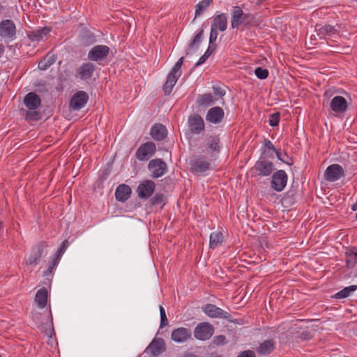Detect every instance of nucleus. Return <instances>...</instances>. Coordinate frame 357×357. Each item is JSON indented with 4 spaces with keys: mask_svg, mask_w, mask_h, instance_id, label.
I'll return each mask as SVG.
<instances>
[{
    "mask_svg": "<svg viewBox=\"0 0 357 357\" xmlns=\"http://www.w3.org/2000/svg\"><path fill=\"white\" fill-rule=\"evenodd\" d=\"M254 16L250 13H244L239 6H234L231 12V25L233 29H238L241 24H252Z\"/></svg>",
    "mask_w": 357,
    "mask_h": 357,
    "instance_id": "1",
    "label": "nucleus"
},
{
    "mask_svg": "<svg viewBox=\"0 0 357 357\" xmlns=\"http://www.w3.org/2000/svg\"><path fill=\"white\" fill-rule=\"evenodd\" d=\"M16 26L11 20H3L0 22V37L1 40L8 43L16 38Z\"/></svg>",
    "mask_w": 357,
    "mask_h": 357,
    "instance_id": "2",
    "label": "nucleus"
},
{
    "mask_svg": "<svg viewBox=\"0 0 357 357\" xmlns=\"http://www.w3.org/2000/svg\"><path fill=\"white\" fill-rule=\"evenodd\" d=\"M274 169L273 163L261 156L255 162L251 171L252 174L257 176H268L273 173Z\"/></svg>",
    "mask_w": 357,
    "mask_h": 357,
    "instance_id": "3",
    "label": "nucleus"
},
{
    "mask_svg": "<svg viewBox=\"0 0 357 357\" xmlns=\"http://www.w3.org/2000/svg\"><path fill=\"white\" fill-rule=\"evenodd\" d=\"M156 152V146L153 142L142 144L135 153L136 158L139 161L149 160Z\"/></svg>",
    "mask_w": 357,
    "mask_h": 357,
    "instance_id": "4",
    "label": "nucleus"
},
{
    "mask_svg": "<svg viewBox=\"0 0 357 357\" xmlns=\"http://www.w3.org/2000/svg\"><path fill=\"white\" fill-rule=\"evenodd\" d=\"M214 333V327L208 322H202L197 324L194 331V336L202 341L209 340Z\"/></svg>",
    "mask_w": 357,
    "mask_h": 357,
    "instance_id": "5",
    "label": "nucleus"
},
{
    "mask_svg": "<svg viewBox=\"0 0 357 357\" xmlns=\"http://www.w3.org/2000/svg\"><path fill=\"white\" fill-rule=\"evenodd\" d=\"M148 169L151 172V176L153 178H157L162 176L167 171V165L160 158H155L150 160L148 165Z\"/></svg>",
    "mask_w": 357,
    "mask_h": 357,
    "instance_id": "6",
    "label": "nucleus"
},
{
    "mask_svg": "<svg viewBox=\"0 0 357 357\" xmlns=\"http://www.w3.org/2000/svg\"><path fill=\"white\" fill-rule=\"evenodd\" d=\"M190 171L194 174L204 173L211 168V163L204 155H198L190 160Z\"/></svg>",
    "mask_w": 357,
    "mask_h": 357,
    "instance_id": "7",
    "label": "nucleus"
},
{
    "mask_svg": "<svg viewBox=\"0 0 357 357\" xmlns=\"http://www.w3.org/2000/svg\"><path fill=\"white\" fill-rule=\"evenodd\" d=\"M287 179L288 176L284 170H278L272 176L271 186L275 191L281 192L286 187Z\"/></svg>",
    "mask_w": 357,
    "mask_h": 357,
    "instance_id": "8",
    "label": "nucleus"
},
{
    "mask_svg": "<svg viewBox=\"0 0 357 357\" xmlns=\"http://www.w3.org/2000/svg\"><path fill=\"white\" fill-rule=\"evenodd\" d=\"M204 312L211 318H220L231 321V316L215 305L208 303L203 306Z\"/></svg>",
    "mask_w": 357,
    "mask_h": 357,
    "instance_id": "9",
    "label": "nucleus"
},
{
    "mask_svg": "<svg viewBox=\"0 0 357 357\" xmlns=\"http://www.w3.org/2000/svg\"><path fill=\"white\" fill-rule=\"evenodd\" d=\"M109 53L107 45H98L92 47L88 53V59L92 61H100L106 59Z\"/></svg>",
    "mask_w": 357,
    "mask_h": 357,
    "instance_id": "10",
    "label": "nucleus"
},
{
    "mask_svg": "<svg viewBox=\"0 0 357 357\" xmlns=\"http://www.w3.org/2000/svg\"><path fill=\"white\" fill-rule=\"evenodd\" d=\"M166 350L165 343L162 338H154L147 348L145 352L150 357H158Z\"/></svg>",
    "mask_w": 357,
    "mask_h": 357,
    "instance_id": "11",
    "label": "nucleus"
},
{
    "mask_svg": "<svg viewBox=\"0 0 357 357\" xmlns=\"http://www.w3.org/2000/svg\"><path fill=\"white\" fill-rule=\"evenodd\" d=\"M344 176V171L342 167L338 164L329 165L325 172L324 178L327 181L334 182Z\"/></svg>",
    "mask_w": 357,
    "mask_h": 357,
    "instance_id": "12",
    "label": "nucleus"
},
{
    "mask_svg": "<svg viewBox=\"0 0 357 357\" xmlns=\"http://www.w3.org/2000/svg\"><path fill=\"white\" fill-rule=\"evenodd\" d=\"M189 130L193 134H200L204 130L205 124L204 119L198 114H193L188 120Z\"/></svg>",
    "mask_w": 357,
    "mask_h": 357,
    "instance_id": "13",
    "label": "nucleus"
},
{
    "mask_svg": "<svg viewBox=\"0 0 357 357\" xmlns=\"http://www.w3.org/2000/svg\"><path fill=\"white\" fill-rule=\"evenodd\" d=\"M155 188V183L151 180H145L139 183L137 192L141 199H147L154 192Z\"/></svg>",
    "mask_w": 357,
    "mask_h": 357,
    "instance_id": "14",
    "label": "nucleus"
},
{
    "mask_svg": "<svg viewBox=\"0 0 357 357\" xmlns=\"http://www.w3.org/2000/svg\"><path fill=\"white\" fill-rule=\"evenodd\" d=\"M89 96L84 91H79L75 93L70 100V107L73 110H79L86 104Z\"/></svg>",
    "mask_w": 357,
    "mask_h": 357,
    "instance_id": "15",
    "label": "nucleus"
},
{
    "mask_svg": "<svg viewBox=\"0 0 357 357\" xmlns=\"http://www.w3.org/2000/svg\"><path fill=\"white\" fill-rule=\"evenodd\" d=\"M192 333L189 328L179 327L172 331L171 339L176 343H183L191 338Z\"/></svg>",
    "mask_w": 357,
    "mask_h": 357,
    "instance_id": "16",
    "label": "nucleus"
},
{
    "mask_svg": "<svg viewBox=\"0 0 357 357\" xmlns=\"http://www.w3.org/2000/svg\"><path fill=\"white\" fill-rule=\"evenodd\" d=\"M225 117V112L220 107H213L209 109L206 115V120L213 124L220 123Z\"/></svg>",
    "mask_w": 357,
    "mask_h": 357,
    "instance_id": "17",
    "label": "nucleus"
},
{
    "mask_svg": "<svg viewBox=\"0 0 357 357\" xmlns=\"http://www.w3.org/2000/svg\"><path fill=\"white\" fill-rule=\"evenodd\" d=\"M96 70L95 66L90 63H82L77 70L75 77L82 80L90 79Z\"/></svg>",
    "mask_w": 357,
    "mask_h": 357,
    "instance_id": "18",
    "label": "nucleus"
},
{
    "mask_svg": "<svg viewBox=\"0 0 357 357\" xmlns=\"http://www.w3.org/2000/svg\"><path fill=\"white\" fill-rule=\"evenodd\" d=\"M330 107L335 112L344 113L348 108V103L344 97L337 96L331 100Z\"/></svg>",
    "mask_w": 357,
    "mask_h": 357,
    "instance_id": "19",
    "label": "nucleus"
},
{
    "mask_svg": "<svg viewBox=\"0 0 357 357\" xmlns=\"http://www.w3.org/2000/svg\"><path fill=\"white\" fill-rule=\"evenodd\" d=\"M24 104L29 110H35L41 105V99L34 92L27 93L24 98Z\"/></svg>",
    "mask_w": 357,
    "mask_h": 357,
    "instance_id": "20",
    "label": "nucleus"
},
{
    "mask_svg": "<svg viewBox=\"0 0 357 357\" xmlns=\"http://www.w3.org/2000/svg\"><path fill=\"white\" fill-rule=\"evenodd\" d=\"M150 135L154 140L162 141L166 138L167 130L165 126L160 123H155L151 127Z\"/></svg>",
    "mask_w": 357,
    "mask_h": 357,
    "instance_id": "21",
    "label": "nucleus"
},
{
    "mask_svg": "<svg viewBox=\"0 0 357 357\" xmlns=\"http://www.w3.org/2000/svg\"><path fill=\"white\" fill-rule=\"evenodd\" d=\"M220 138L218 135H209L206 138L204 146L208 152L213 154V152L219 153L220 151Z\"/></svg>",
    "mask_w": 357,
    "mask_h": 357,
    "instance_id": "22",
    "label": "nucleus"
},
{
    "mask_svg": "<svg viewBox=\"0 0 357 357\" xmlns=\"http://www.w3.org/2000/svg\"><path fill=\"white\" fill-rule=\"evenodd\" d=\"M275 347V342L273 340H266L259 344L256 349V351L259 355L266 356L272 353Z\"/></svg>",
    "mask_w": 357,
    "mask_h": 357,
    "instance_id": "23",
    "label": "nucleus"
},
{
    "mask_svg": "<svg viewBox=\"0 0 357 357\" xmlns=\"http://www.w3.org/2000/svg\"><path fill=\"white\" fill-rule=\"evenodd\" d=\"M130 194L131 188L126 184H121L117 187L115 197L116 200L123 202L130 197Z\"/></svg>",
    "mask_w": 357,
    "mask_h": 357,
    "instance_id": "24",
    "label": "nucleus"
},
{
    "mask_svg": "<svg viewBox=\"0 0 357 357\" xmlns=\"http://www.w3.org/2000/svg\"><path fill=\"white\" fill-rule=\"evenodd\" d=\"M180 76L181 75H177L176 73L172 71L169 72L167 80L163 85V91L165 95H169L171 93L174 86Z\"/></svg>",
    "mask_w": 357,
    "mask_h": 357,
    "instance_id": "25",
    "label": "nucleus"
},
{
    "mask_svg": "<svg viewBox=\"0 0 357 357\" xmlns=\"http://www.w3.org/2000/svg\"><path fill=\"white\" fill-rule=\"evenodd\" d=\"M227 27V17L225 13L216 15L214 19L211 28L220 31H224Z\"/></svg>",
    "mask_w": 357,
    "mask_h": 357,
    "instance_id": "26",
    "label": "nucleus"
},
{
    "mask_svg": "<svg viewBox=\"0 0 357 357\" xmlns=\"http://www.w3.org/2000/svg\"><path fill=\"white\" fill-rule=\"evenodd\" d=\"M346 265L348 268H352L357 264V247H350L345 252Z\"/></svg>",
    "mask_w": 357,
    "mask_h": 357,
    "instance_id": "27",
    "label": "nucleus"
},
{
    "mask_svg": "<svg viewBox=\"0 0 357 357\" xmlns=\"http://www.w3.org/2000/svg\"><path fill=\"white\" fill-rule=\"evenodd\" d=\"M50 31L51 29L45 26L35 31H32L28 35V37L33 42H39L43 40V38L46 37Z\"/></svg>",
    "mask_w": 357,
    "mask_h": 357,
    "instance_id": "28",
    "label": "nucleus"
},
{
    "mask_svg": "<svg viewBox=\"0 0 357 357\" xmlns=\"http://www.w3.org/2000/svg\"><path fill=\"white\" fill-rule=\"evenodd\" d=\"M48 292L46 288L40 289L36 294L35 302L40 308H44L47 305Z\"/></svg>",
    "mask_w": 357,
    "mask_h": 357,
    "instance_id": "29",
    "label": "nucleus"
},
{
    "mask_svg": "<svg viewBox=\"0 0 357 357\" xmlns=\"http://www.w3.org/2000/svg\"><path fill=\"white\" fill-rule=\"evenodd\" d=\"M43 255V249L41 247H37L33 249L31 255L26 260V264L31 266H36L40 261V257Z\"/></svg>",
    "mask_w": 357,
    "mask_h": 357,
    "instance_id": "30",
    "label": "nucleus"
},
{
    "mask_svg": "<svg viewBox=\"0 0 357 357\" xmlns=\"http://www.w3.org/2000/svg\"><path fill=\"white\" fill-rule=\"evenodd\" d=\"M218 98L214 97L211 93H207L202 95H199L197 99V104L199 106L208 107L215 104Z\"/></svg>",
    "mask_w": 357,
    "mask_h": 357,
    "instance_id": "31",
    "label": "nucleus"
},
{
    "mask_svg": "<svg viewBox=\"0 0 357 357\" xmlns=\"http://www.w3.org/2000/svg\"><path fill=\"white\" fill-rule=\"evenodd\" d=\"M315 30L317 34L320 36H333L336 33V29L335 27L330 24H325L324 26L317 25Z\"/></svg>",
    "mask_w": 357,
    "mask_h": 357,
    "instance_id": "32",
    "label": "nucleus"
},
{
    "mask_svg": "<svg viewBox=\"0 0 357 357\" xmlns=\"http://www.w3.org/2000/svg\"><path fill=\"white\" fill-rule=\"evenodd\" d=\"M56 56L47 54L39 63L38 68L41 70H45L55 63Z\"/></svg>",
    "mask_w": 357,
    "mask_h": 357,
    "instance_id": "33",
    "label": "nucleus"
},
{
    "mask_svg": "<svg viewBox=\"0 0 357 357\" xmlns=\"http://www.w3.org/2000/svg\"><path fill=\"white\" fill-rule=\"evenodd\" d=\"M213 0H202L195 6V18L200 16L206 8L212 3Z\"/></svg>",
    "mask_w": 357,
    "mask_h": 357,
    "instance_id": "34",
    "label": "nucleus"
},
{
    "mask_svg": "<svg viewBox=\"0 0 357 357\" xmlns=\"http://www.w3.org/2000/svg\"><path fill=\"white\" fill-rule=\"evenodd\" d=\"M204 34V30L200 29L199 32L195 35L192 42L188 45V51L190 50H197L199 43L202 41V38Z\"/></svg>",
    "mask_w": 357,
    "mask_h": 357,
    "instance_id": "35",
    "label": "nucleus"
},
{
    "mask_svg": "<svg viewBox=\"0 0 357 357\" xmlns=\"http://www.w3.org/2000/svg\"><path fill=\"white\" fill-rule=\"evenodd\" d=\"M224 236L221 231H213L210 235L209 245H218L222 243Z\"/></svg>",
    "mask_w": 357,
    "mask_h": 357,
    "instance_id": "36",
    "label": "nucleus"
},
{
    "mask_svg": "<svg viewBox=\"0 0 357 357\" xmlns=\"http://www.w3.org/2000/svg\"><path fill=\"white\" fill-rule=\"evenodd\" d=\"M357 289L356 285H351L347 287H344L341 291H338L335 295V298L337 299H341L347 298L351 292L356 291Z\"/></svg>",
    "mask_w": 357,
    "mask_h": 357,
    "instance_id": "37",
    "label": "nucleus"
},
{
    "mask_svg": "<svg viewBox=\"0 0 357 357\" xmlns=\"http://www.w3.org/2000/svg\"><path fill=\"white\" fill-rule=\"evenodd\" d=\"M67 247H60L56 252L54 255V257L52 259V261L50 262L52 266H54L56 267L58 264L59 263V261L63 256V253L66 251V248Z\"/></svg>",
    "mask_w": 357,
    "mask_h": 357,
    "instance_id": "38",
    "label": "nucleus"
},
{
    "mask_svg": "<svg viewBox=\"0 0 357 357\" xmlns=\"http://www.w3.org/2000/svg\"><path fill=\"white\" fill-rule=\"evenodd\" d=\"M276 154V156L278 160L283 162L284 163L291 166L294 164L293 159L289 157L287 153H284V155H282V153L278 151V150H275L274 151Z\"/></svg>",
    "mask_w": 357,
    "mask_h": 357,
    "instance_id": "39",
    "label": "nucleus"
},
{
    "mask_svg": "<svg viewBox=\"0 0 357 357\" xmlns=\"http://www.w3.org/2000/svg\"><path fill=\"white\" fill-rule=\"evenodd\" d=\"M40 117V113L36 109L27 111L26 113V119L29 121H38Z\"/></svg>",
    "mask_w": 357,
    "mask_h": 357,
    "instance_id": "40",
    "label": "nucleus"
},
{
    "mask_svg": "<svg viewBox=\"0 0 357 357\" xmlns=\"http://www.w3.org/2000/svg\"><path fill=\"white\" fill-rule=\"evenodd\" d=\"M255 75L260 79H264L268 76V70L261 67H257L255 70Z\"/></svg>",
    "mask_w": 357,
    "mask_h": 357,
    "instance_id": "41",
    "label": "nucleus"
},
{
    "mask_svg": "<svg viewBox=\"0 0 357 357\" xmlns=\"http://www.w3.org/2000/svg\"><path fill=\"white\" fill-rule=\"evenodd\" d=\"M280 114L279 112H275L270 115L268 120L269 125L272 127L277 126L280 122Z\"/></svg>",
    "mask_w": 357,
    "mask_h": 357,
    "instance_id": "42",
    "label": "nucleus"
},
{
    "mask_svg": "<svg viewBox=\"0 0 357 357\" xmlns=\"http://www.w3.org/2000/svg\"><path fill=\"white\" fill-rule=\"evenodd\" d=\"M183 63V57H181L178 60V61L176 63V64L174 66V67L172 68L171 71L176 73L177 75H181V68Z\"/></svg>",
    "mask_w": 357,
    "mask_h": 357,
    "instance_id": "43",
    "label": "nucleus"
},
{
    "mask_svg": "<svg viewBox=\"0 0 357 357\" xmlns=\"http://www.w3.org/2000/svg\"><path fill=\"white\" fill-rule=\"evenodd\" d=\"M164 195L163 194L156 193L151 199V204L152 205H158L163 201Z\"/></svg>",
    "mask_w": 357,
    "mask_h": 357,
    "instance_id": "44",
    "label": "nucleus"
},
{
    "mask_svg": "<svg viewBox=\"0 0 357 357\" xmlns=\"http://www.w3.org/2000/svg\"><path fill=\"white\" fill-rule=\"evenodd\" d=\"M213 343L218 346L224 345L227 343L226 337L222 335H217L213 339Z\"/></svg>",
    "mask_w": 357,
    "mask_h": 357,
    "instance_id": "45",
    "label": "nucleus"
},
{
    "mask_svg": "<svg viewBox=\"0 0 357 357\" xmlns=\"http://www.w3.org/2000/svg\"><path fill=\"white\" fill-rule=\"evenodd\" d=\"M213 93L215 96H218L220 98H222V97L225 95L226 92L225 91L221 88L220 86H213Z\"/></svg>",
    "mask_w": 357,
    "mask_h": 357,
    "instance_id": "46",
    "label": "nucleus"
},
{
    "mask_svg": "<svg viewBox=\"0 0 357 357\" xmlns=\"http://www.w3.org/2000/svg\"><path fill=\"white\" fill-rule=\"evenodd\" d=\"M218 30L211 28L210 37H209V43L215 44V42L218 38Z\"/></svg>",
    "mask_w": 357,
    "mask_h": 357,
    "instance_id": "47",
    "label": "nucleus"
},
{
    "mask_svg": "<svg viewBox=\"0 0 357 357\" xmlns=\"http://www.w3.org/2000/svg\"><path fill=\"white\" fill-rule=\"evenodd\" d=\"M299 337L301 340H309L312 339V335L310 331H303L300 333Z\"/></svg>",
    "mask_w": 357,
    "mask_h": 357,
    "instance_id": "48",
    "label": "nucleus"
},
{
    "mask_svg": "<svg viewBox=\"0 0 357 357\" xmlns=\"http://www.w3.org/2000/svg\"><path fill=\"white\" fill-rule=\"evenodd\" d=\"M237 357H255V354L251 350L242 351Z\"/></svg>",
    "mask_w": 357,
    "mask_h": 357,
    "instance_id": "49",
    "label": "nucleus"
},
{
    "mask_svg": "<svg viewBox=\"0 0 357 357\" xmlns=\"http://www.w3.org/2000/svg\"><path fill=\"white\" fill-rule=\"evenodd\" d=\"M169 324L168 319L167 317L166 314H164L162 316H160V328H162L167 326Z\"/></svg>",
    "mask_w": 357,
    "mask_h": 357,
    "instance_id": "50",
    "label": "nucleus"
},
{
    "mask_svg": "<svg viewBox=\"0 0 357 357\" xmlns=\"http://www.w3.org/2000/svg\"><path fill=\"white\" fill-rule=\"evenodd\" d=\"M56 267L54 266H52L50 263L48 265V267L47 268V270L44 272V274L43 275L45 276V277H48L49 275H50L51 274H52L53 271H54V269Z\"/></svg>",
    "mask_w": 357,
    "mask_h": 357,
    "instance_id": "51",
    "label": "nucleus"
},
{
    "mask_svg": "<svg viewBox=\"0 0 357 357\" xmlns=\"http://www.w3.org/2000/svg\"><path fill=\"white\" fill-rule=\"evenodd\" d=\"M264 147L267 148V149H268L270 150H272L273 151H275L276 150V149L275 148V146L273 144V143L270 140H268V139H265L264 140Z\"/></svg>",
    "mask_w": 357,
    "mask_h": 357,
    "instance_id": "52",
    "label": "nucleus"
},
{
    "mask_svg": "<svg viewBox=\"0 0 357 357\" xmlns=\"http://www.w3.org/2000/svg\"><path fill=\"white\" fill-rule=\"evenodd\" d=\"M207 59H208V57H206V56H205L204 54V55H202V56L199 58V59L198 60V61L195 63V67H196V66H200V65L203 64V63L206 61V60Z\"/></svg>",
    "mask_w": 357,
    "mask_h": 357,
    "instance_id": "53",
    "label": "nucleus"
},
{
    "mask_svg": "<svg viewBox=\"0 0 357 357\" xmlns=\"http://www.w3.org/2000/svg\"><path fill=\"white\" fill-rule=\"evenodd\" d=\"M216 45L209 43L208 47L206 50L207 52H211V54L215 50Z\"/></svg>",
    "mask_w": 357,
    "mask_h": 357,
    "instance_id": "54",
    "label": "nucleus"
},
{
    "mask_svg": "<svg viewBox=\"0 0 357 357\" xmlns=\"http://www.w3.org/2000/svg\"><path fill=\"white\" fill-rule=\"evenodd\" d=\"M3 54H4V46L3 44L0 43V58L2 57Z\"/></svg>",
    "mask_w": 357,
    "mask_h": 357,
    "instance_id": "55",
    "label": "nucleus"
},
{
    "mask_svg": "<svg viewBox=\"0 0 357 357\" xmlns=\"http://www.w3.org/2000/svg\"><path fill=\"white\" fill-rule=\"evenodd\" d=\"M160 316H162L164 314H166L165 310L162 305H160Z\"/></svg>",
    "mask_w": 357,
    "mask_h": 357,
    "instance_id": "56",
    "label": "nucleus"
},
{
    "mask_svg": "<svg viewBox=\"0 0 357 357\" xmlns=\"http://www.w3.org/2000/svg\"><path fill=\"white\" fill-rule=\"evenodd\" d=\"M267 244V241L265 237H262L260 240V245H262L263 244Z\"/></svg>",
    "mask_w": 357,
    "mask_h": 357,
    "instance_id": "57",
    "label": "nucleus"
},
{
    "mask_svg": "<svg viewBox=\"0 0 357 357\" xmlns=\"http://www.w3.org/2000/svg\"><path fill=\"white\" fill-rule=\"evenodd\" d=\"M183 357H198L194 354H186Z\"/></svg>",
    "mask_w": 357,
    "mask_h": 357,
    "instance_id": "58",
    "label": "nucleus"
},
{
    "mask_svg": "<svg viewBox=\"0 0 357 357\" xmlns=\"http://www.w3.org/2000/svg\"><path fill=\"white\" fill-rule=\"evenodd\" d=\"M351 209L354 211H357V202L352 204L351 206Z\"/></svg>",
    "mask_w": 357,
    "mask_h": 357,
    "instance_id": "59",
    "label": "nucleus"
},
{
    "mask_svg": "<svg viewBox=\"0 0 357 357\" xmlns=\"http://www.w3.org/2000/svg\"><path fill=\"white\" fill-rule=\"evenodd\" d=\"M211 357H222V356L218 355V354L215 353H213L211 354Z\"/></svg>",
    "mask_w": 357,
    "mask_h": 357,
    "instance_id": "60",
    "label": "nucleus"
},
{
    "mask_svg": "<svg viewBox=\"0 0 357 357\" xmlns=\"http://www.w3.org/2000/svg\"><path fill=\"white\" fill-rule=\"evenodd\" d=\"M204 54L206 56V57L208 58L212 54L211 52L206 51Z\"/></svg>",
    "mask_w": 357,
    "mask_h": 357,
    "instance_id": "61",
    "label": "nucleus"
},
{
    "mask_svg": "<svg viewBox=\"0 0 357 357\" xmlns=\"http://www.w3.org/2000/svg\"><path fill=\"white\" fill-rule=\"evenodd\" d=\"M50 321H51V324L52 325L53 323H52V312H51V310H50Z\"/></svg>",
    "mask_w": 357,
    "mask_h": 357,
    "instance_id": "62",
    "label": "nucleus"
},
{
    "mask_svg": "<svg viewBox=\"0 0 357 357\" xmlns=\"http://www.w3.org/2000/svg\"><path fill=\"white\" fill-rule=\"evenodd\" d=\"M68 243V241L67 240H65L62 242L61 245H63V246H65L66 245V243Z\"/></svg>",
    "mask_w": 357,
    "mask_h": 357,
    "instance_id": "63",
    "label": "nucleus"
},
{
    "mask_svg": "<svg viewBox=\"0 0 357 357\" xmlns=\"http://www.w3.org/2000/svg\"><path fill=\"white\" fill-rule=\"evenodd\" d=\"M39 315H40V314L36 315V316L34 317V319H38V316H39Z\"/></svg>",
    "mask_w": 357,
    "mask_h": 357,
    "instance_id": "64",
    "label": "nucleus"
}]
</instances>
